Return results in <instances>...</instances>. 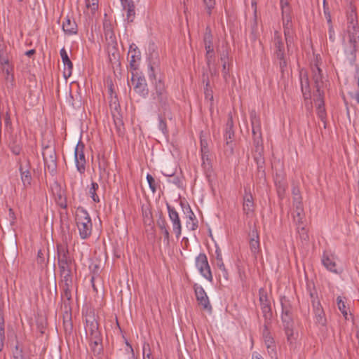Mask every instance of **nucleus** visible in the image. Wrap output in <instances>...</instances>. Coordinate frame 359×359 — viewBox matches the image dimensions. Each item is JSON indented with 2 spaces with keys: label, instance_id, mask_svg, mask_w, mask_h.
I'll use <instances>...</instances> for the list:
<instances>
[{
  "label": "nucleus",
  "instance_id": "nucleus-41",
  "mask_svg": "<svg viewBox=\"0 0 359 359\" xmlns=\"http://www.w3.org/2000/svg\"><path fill=\"white\" fill-rule=\"evenodd\" d=\"M301 88L302 90H310L308 76L302 73H301Z\"/></svg>",
  "mask_w": 359,
  "mask_h": 359
},
{
  "label": "nucleus",
  "instance_id": "nucleus-54",
  "mask_svg": "<svg viewBox=\"0 0 359 359\" xmlns=\"http://www.w3.org/2000/svg\"><path fill=\"white\" fill-rule=\"evenodd\" d=\"M5 79L8 83H10L11 86H13V85H14L13 74H11V75H6Z\"/></svg>",
  "mask_w": 359,
  "mask_h": 359
},
{
  "label": "nucleus",
  "instance_id": "nucleus-64",
  "mask_svg": "<svg viewBox=\"0 0 359 359\" xmlns=\"http://www.w3.org/2000/svg\"><path fill=\"white\" fill-rule=\"evenodd\" d=\"M143 359H153L151 355L149 353L147 355L144 353Z\"/></svg>",
  "mask_w": 359,
  "mask_h": 359
},
{
  "label": "nucleus",
  "instance_id": "nucleus-56",
  "mask_svg": "<svg viewBox=\"0 0 359 359\" xmlns=\"http://www.w3.org/2000/svg\"><path fill=\"white\" fill-rule=\"evenodd\" d=\"M292 194L294 195V198H298V200H301V196L299 195V191L298 189L294 188L292 190Z\"/></svg>",
  "mask_w": 359,
  "mask_h": 359
},
{
  "label": "nucleus",
  "instance_id": "nucleus-40",
  "mask_svg": "<svg viewBox=\"0 0 359 359\" xmlns=\"http://www.w3.org/2000/svg\"><path fill=\"white\" fill-rule=\"evenodd\" d=\"M305 101L306 107L309 109L312 107L311 96L310 90H302Z\"/></svg>",
  "mask_w": 359,
  "mask_h": 359
},
{
  "label": "nucleus",
  "instance_id": "nucleus-23",
  "mask_svg": "<svg viewBox=\"0 0 359 359\" xmlns=\"http://www.w3.org/2000/svg\"><path fill=\"white\" fill-rule=\"evenodd\" d=\"M60 55L64 65V76L66 78L69 77L72 73L73 64L70 60L67 52L65 48L60 49Z\"/></svg>",
  "mask_w": 359,
  "mask_h": 359
},
{
  "label": "nucleus",
  "instance_id": "nucleus-16",
  "mask_svg": "<svg viewBox=\"0 0 359 359\" xmlns=\"http://www.w3.org/2000/svg\"><path fill=\"white\" fill-rule=\"evenodd\" d=\"M132 81L134 85L135 91L143 97H146L148 95L149 90L147 88V84L144 77L141 76H132Z\"/></svg>",
  "mask_w": 359,
  "mask_h": 359
},
{
  "label": "nucleus",
  "instance_id": "nucleus-32",
  "mask_svg": "<svg viewBox=\"0 0 359 359\" xmlns=\"http://www.w3.org/2000/svg\"><path fill=\"white\" fill-rule=\"evenodd\" d=\"M250 119L252 127V133L253 134L259 133H260V121L259 117L257 116V114L255 111L250 112Z\"/></svg>",
  "mask_w": 359,
  "mask_h": 359
},
{
  "label": "nucleus",
  "instance_id": "nucleus-50",
  "mask_svg": "<svg viewBox=\"0 0 359 359\" xmlns=\"http://www.w3.org/2000/svg\"><path fill=\"white\" fill-rule=\"evenodd\" d=\"M328 32H329L330 40L331 41L334 42L335 40V33H334V28L332 25H330V26L329 27Z\"/></svg>",
  "mask_w": 359,
  "mask_h": 359
},
{
  "label": "nucleus",
  "instance_id": "nucleus-34",
  "mask_svg": "<svg viewBox=\"0 0 359 359\" xmlns=\"http://www.w3.org/2000/svg\"><path fill=\"white\" fill-rule=\"evenodd\" d=\"M315 322L320 325H325L326 323V318L323 310H318L314 312Z\"/></svg>",
  "mask_w": 359,
  "mask_h": 359
},
{
  "label": "nucleus",
  "instance_id": "nucleus-52",
  "mask_svg": "<svg viewBox=\"0 0 359 359\" xmlns=\"http://www.w3.org/2000/svg\"><path fill=\"white\" fill-rule=\"evenodd\" d=\"M349 95L356 104H359V92H351L349 93Z\"/></svg>",
  "mask_w": 359,
  "mask_h": 359
},
{
  "label": "nucleus",
  "instance_id": "nucleus-1",
  "mask_svg": "<svg viewBox=\"0 0 359 359\" xmlns=\"http://www.w3.org/2000/svg\"><path fill=\"white\" fill-rule=\"evenodd\" d=\"M340 42L346 60L353 64L359 47V25L353 10L347 15V26L340 34Z\"/></svg>",
  "mask_w": 359,
  "mask_h": 359
},
{
  "label": "nucleus",
  "instance_id": "nucleus-26",
  "mask_svg": "<svg viewBox=\"0 0 359 359\" xmlns=\"http://www.w3.org/2000/svg\"><path fill=\"white\" fill-rule=\"evenodd\" d=\"M20 178L23 184L24 189H27L32 184V177L30 171L29 170L27 165L20 166Z\"/></svg>",
  "mask_w": 359,
  "mask_h": 359
},
{
  "label": "nucleus",
  "instance_id": "nucleus-49",
  "mask_svg": "<svg viewBox=\"0 0 359 359\" xmlns=\"http://www.w3.org/2000/svg\"><path fill=\"white\" fill-rule=\"evenodd\" d=\"M2 71L6 75H11L13 74V67L12 65H4V67H2Z\"/></svg>",
  "mask_w": 359,
  "mask_h": 359
},
{
  "label": "nucleus",
  "instance_id": "nucleus-58",
  "mask_svg": "<svg viewBox=\"0 0 359 359\" xmlns=\"http://www.w3.org/2000/svg\"><path fill=\"white\" fill-rule=\"evenodd\" d=\"M324 13L327 18V22L330 23V25H332V20H331V16H330V13L328 11L327 12L325 10Z\"/></svg>",
  "mask_w": 359,
  "mask_h": 359
},
{
  "label": "nucleus",
  "instance_id": "nucleus-2",
  "mask_svg": "<svg viewBox=\"0 0 359 359\" xmlns=\"http://www.w3.org/2000/svg\"><path fill=\"white\" fill-rule=\"evenodd\" d=\"M85 332L90 341V346L95 353H99L102 349V334L99 330L98 323L94 315H88L86 319Z\"/></svg>",
  "mask_w": 359,
  "mask_h": 359
},
{
  "label": "nucleus",
  "instance_id": "nucleus-53",
  "mask_svg": "<svg viewBox=\"0 0 359 359\" xmlns=\"http://www.w3.org/2000/svg\"><path fill=\"white\" fill-rule=\"evenodd\" d=\"M201 153H208L209 152V150H208V144L203 141V140H201Z\"/></svg>",
  "mask_w": 359,
  "mask_h": 359
},
{
  "label": "nucleus",
  "instance_id": "nucleus-60",
  "mask_svg": "<svg viewBox=\"0 0 359 359\" xmlns=\"http://www.w3.org/2000/svg\"><path fill=\"white\" fill-rule=\"evenodd\" d=\"M355 79H357L358 86V88H359V65H357V67H356Z\"/></svg>",
  "mask_w": 359,
  "mask_h": 359
},
{
  "label": "nucleus",
  "instance_id": "nucleus-45",
  "mask_svg": "<svg viewBox=\"0 0 359 359\" xmlns=\"http://www.w3.org/2000/svg\"><path fill=\"white\" fill-rule=\"evenodd\" d=\"M203 1L206 6L208 14H210L212 9L215 5V0H203Z\"/></svg>",
  "mask_w": 359,
  "mask_h": 359
},
{
  "label": "nucleus",
  "instance_id": "nucleus-44",
  "mask_svg": "<svg viewBox=\"0 0 359 359\" xmlns=\"http://www.w3.org/2000/svg\"><path fill=\"white\" fill-rule=\"evenodd\" d=\"M158 128L162 131L163 134H165L168 132L166 123L163 119L161 115L158 116Z\"/></svg>",
  "mask_w": 359,
  "mask_h": 359
},
{
  "label": "nucleus",
  "instance_id": "nucleus-18",
  "mask_svg": "<svg viewBox=\"0 0 359 359\" xmlns=\"http://www.w3.org/2000/svg\"><path fill=\"white\" fill-rule=\"evenodd\" d=\"M263 338L269 355L271 358L276 357L277 353L275 341L266 327H265L263 332Z\"/></svg>",
  "mask_w": 359,
  "mask_h": 359
},
{
  "label": "nucleus",
  "instance_id": "nucleus-61",
  "mask_svg": "<svg viewBox=\"0 0 359 359\" xmlns=\"http://www.w3.org/2000/svg\"><path fill=\"white\" fill-rule=\"evenodd\" d=\"M1 65L2 67H4V65H11L7 59L1 60Z\"/></svg>",
  "mask_w": 359,
  "mask_h": 359
},
{
  "label": "nucleus",
  "instance_id": "nucleus-27",
  "mask_svg": "<svg viewBox=\"0 0 359 359\" xmlns=\"http://www.w3.org/2000/svg\"><path fill=\"white\" fill-rule=\"evenodd\" d=\"M62 29L67 35L76 34L77 33V25L74 20L67 16L62 23Z\"/></svg>",
  "mask_w": 359,
  "mask_h": 359
},
{
  "label": "nucleus",
  "instance_id": "nucleus-62",
  "mask_svg": "<svg viewBox=\"0 0 359 359\" xmlns=\"http://www.w3.org/2000/svg\"><path fill=\"white\" fill-rule=\"evenodd\" d=\"M59 198L61 201V202L60 203V205L62 208H66V202L65 201H62V195L61 194L59 195Z\"/></svg>",
  "mask_w": 359,
  "mask_h": 359
},
{
  "label": "nucleus",
  "instance_id": "nucleus-31",
  "mask_svg": "<svg viewBox=\"0 0 359 359\" xmlns=\"http://www.w3.org/2000/svg\"><path fill=\"white\" fill-rule=\"evenodd\" d=\"M126 11V20L129 22H133L135 16V5L132 0L126 1V4H121Z\"/></svg>",
  "mask_w": 359,
  "mask_h": 359
},
{
  "label": "nucleus",
  "instance_id": "nucleus-4",
  "mask_svg": "<svg viewBox=\"0 0 359 359\" xmlns=\"http://www.w3.org/2000/svg\"><path fill=\"white\" fill-rule=\"evenodd\" d=\"M153 100L156 102L159 111H163L164 115L169 112L170 98L164 83L161 80L156 81L154 90L151 94Z\"/></svg>",
  "mask_w": 359,
  "mask_h": 359
},
{
  "label": "nucleus",
  "instance_id": "nucleus-33",
  "mask_svg": "<svg viewBox=\"0 0 359 359\" xmlns=\"http://www.w3.org/2000/svg\"><path fill=\"white\" fill-rule=\"evenodd\" d=\"M99 189V185L97 182H92L90 184V186L88 189V194L90 196V198L93 199V201L95 203L100 202V198L96 194V191Z\"/></svg>",
  "mask_w": 359,
  "mask_h": 359
},
{
  "label": "nucleus",
  "instance_id": "nucleus-63",
  "mask_svg": "<svg viewBox=\"0 0 359 359\" xmlns=\"http://www.w3.org/2000/svg\"><path fill=\"white\" fill-rule=\"evenodd\" d=\"M9 216L13 220H15V213L11 208L9 209Z\"/></svg>",
  "mask_w": 359,
  "mask_h": 359
},
{
  "label": "nucleus",
  "instance_id": "nucleus-5",
  "mask_svg": "<svg viewBox=\"0 0 359 359\" xmlns=\"http://www.w3.org/2000/svg\"><path fill=\"white\" fill-rule=\"evenodd\" d=\"M62 289L67 299H70L74 288V270L75 266L59 267Z\"/></svg>",
  "mask_w": 359,
  "mask_h": 359
},
{
  "label": "nucleus",
  "instance_id": "nucleus-22",
  "mask_svg": "<svg viewBox=\"0 0 359 359\" xmlns=\"http://www.w3.org/2000/svg\"><path fill=\"white\" fill-rule=\"evenodd\" d=\"M287 302L285 297L280 299L282 306L281 318L284 325L292 324V311L290 306L287 304Z\"/></svg>",
  "mask_w": 359,
  "mask_h": 359
},
{
  "label": "nucleus",
  "instance_id": "nucleus-46",
  "mask_svg": "<svg viewBox=\"0 0 359 359\" xmlns=\"http://www.w3.org/2000/svg\"><path fill=\"white\" fill-rule=\"evenodd\" d=\"M317 114L318 117L321 119L323 122L325 123L326 118V113L325 109L324 108L317 107L316 109Z\"/></svg>",
  "mask_w": 359,
  "mask_h": 359
},
{
  "label": "nucleus",
  "instance_id": "nucleus-24",
  "mask_svg": "<svg viewBox=\"0 0 359 359\" xmlns=\"http://www.w3.org/2000/svg\"><path fill=\"white\" fill-rule=\"evenodd\" d=\"M243 210L248 217H252L254 213L255 203L253 197L250 193H245L243 197Z\"/></svg>",
  "mask_w": 359,
  "mask_h": 359
},
{
  "label": "nucleus",
  "instance_id": "nucleus-15",
  "mask_svg": "<svg viewBox=\"0 0 359 359\" xmlns=\"http://www.w3.org/2000/svg\"><path fill=\"white\" fill-rule=\"evenodd\" d=\"M322 264L327 270L336 274L342 273L343 269L338 267L336 263V258L333 255L323 254L322 257Z\"/></svg>",
  "mask_w": 359,
  "mask_h": 359
},
{
  "label": "nucleus",
  "instance_id": "nucleus-7",
  "mask_svg": "<svg viewBox=\"0 0 359 359\" xmlns=\"http://www.w3.org/2000/svg\"><path fill=\"white\" fill-rule=\"evenodd\" d=\"M42 155L45 169L48 170L51 175H54L57 169V156L55 148L50 145L43 147Z\"/></svg>",
  "mask_w": 359,
  "mask_h": 359
},
{
  "label": "nucleus",
  "instance_id": "nucleus-25",
  "mask_svg": "<svg viewBox=\"0 0 359 359\" xmlns=\"http://www.w3.org/2000/svg\"><path fill=\"white\" fill-rule=\"evenodd\" d=\"M204 43L206 51L207 63L208 65H210L215 55L214 47L212 43V35L210 33H205L204 36Z\"/></svg>",
  "mask_w": 359,
  "mask_h": 359
},
{
  "label": "nucleus",
  "instance_id": "nucleus-11",
  "mask_svg": "<svg viewBox=\"0 0 359 359\" xmlns=\"http://www.w3.org/2000/svg\"><path fill=\"white\" fill-rule=\"evenodd\" d=\"M294 211L292 213L294 222L298 229L304 230V223L305 220V214L304 211L303 204L301 200L294 198Z\"/></svg>",
  "mask_w": 359,
  "mask_h": 359
},
{
  "label": "nucleus",
  "instance_id": "nucleus-35",
  "mask_svg": "<svg viewBox=\"0 0 359 359\" xmlns=\"http://www.w3.org/2000/svg\"><path fill=\"white\" fill-rule=\"evenodd\" d=\"M158 225L164 236V241L169 242L170 233L167 228V224L164 219L158 221Z\"/></svg>",
  "mask_w": 359,
  "mask_h": 359
},
{
  "label": "nucleus",
  "instance_id": "nucleus-12",
  "mask_svg": "<svg viewBox=\"0 0 359 359\" xmlns=\"http://www.w3.org/2000/svg\"><path fill=\"white\" fill-rule=\"evenodd\" d=\"M84 144L79 142L74 150V161L76 169L80 174L86 170V158L84 154Z\"/></svg>",
  "mask_w": 359,
  "mask_h": 359
},
{
  "label": "nucleus",
  "instance_id": "nucleus-20",
  "mask_svg": "<svg viewBox=\"0 0 359 359\" xmlns=\"http://www.w3.org/2000/svg\"><path fill=\"white\" fill-rule=\"evenodd\" d=\"M128 57L130 68L132 69L136 70L138 67V63L141 59V54L137 47L135 44L130 46L128 50Z\"/></svg>",
  "mask_w": 359,
  "mask_h": 359
},
{
  "label": "nucleus",
  "instance_id": "nucleus-51",
  "mask_svg": "<svg viewBox=\"0 0 359 359\" xmlns=\"http://www.w3.org/2000/svg\"><path fill=\"white\" fill-rule=\"evenodd\" d=\"M313 311L316 312L318 310H323V307L318 300H313Z\"/></svg>",
  "mask_w": 359,
  "mask_h": 359
},
{
  "label": "nucleus",
  "instance_id": "nucleus-28",
  "mask_svg": "<svg viewBox=\"0 0 359 359\" xmlns=\"http://www.w3.org/2000/svg\"><path fill=\"white\" fill-rule=\"evenodd\" d=\"M233 121L231 118L227 121L226 128L224 134V137L225 139V143L226 146L229 147V149L231 152L233 151V147L231 145L232 139L234 136V132L233 130Z\"/></svg>",
  "mask_w": 359,
  "mask_h": 359
},
{
  "label": "nucleus",
  "instance_id": "nucleus-59",
  "mask_svg": "<svg viewBox=\"0 0 359 359\" xmlns=\"http://www.w3.org/2000/svg\"><path fill=\"white\" fill-rule=\"evenodd\" d=\"M201 158L204 163L205 161L208 159V153H205V152H204V154L201 153Z\"/></svg>",
  "mask_w": 359,
  "mask_h": 359
},
{
  "label": "nucleus",
  "instance_id": "nucleus-19",
  "mask_svg": "<svg viewBox=\"0 0 359 359\" xmlns=\"http://www.w3.org/2000/svg\"><path fill=\"white\" fill-rule=\"evenodd\" d=\"M259 302L264 316L266 318L271 316L270 302L268 299L266 291L260 288L259 290Z\"/></svg>",
  "mask_w": 359,
  "mask_h": 359
},
{
  "label": "nucleus",
  "instance_id": "nucleus-13",
  "mask_svg": "<svg viewBox=\"0 0 359 359\" xmlns=\"http://www.w3.org/2000/svg\"><path fill=\"white\" fill-rule=\"evenodd\" d=\"M194 290L196 300L199 305L205 310L211 311L212 306L204 288L201 285L196 283L194 285Z\"/></svg>",
  "mask_w": 359,
  "mask_h": 359
},
{
  "label": "nucleus",
  "instance_id": "nucleus-36",
  "mask_svg": "<svg viewBox=\"0 0 359 359\" xmlns=\"http://www.w3.org/2000/svg\"><path fill=\"white\" fill-rule=\"evenodd\" d=\"M86 7L92 13H95L98 9L99 0H85Z\"/></svg>",
  "mask_w": 359,
  "mask_h": 359
},
{
  "label": "nucleus",
  "instance_id": "nucleus-30",
  "mask_svg": "<svg viewBox=\"0 0 359 359\" xmlns=\"http://www.w3.org/2000/svg\"><path fill=\"white\" fill-rule=\"evenodd\" d=\"M215 257H216V261H217V266H218L219 270L222 272V275H223L224 278L226 280H227L228 276H229L228 271H227V270L224 266V264L223 262L221 250L219 249V248L218 246H216Z\"/></svg>",
  "mask_w": 359,
  "mask_h": 359
},
{
  "label": "nucleus",
  "instance_id": "nucleus-37",
  "mask_svg": "<svg viewBox=\"0 0 359 359\" xmlns=\"http://www.w3.org/2000/svg\"><path fill=\"white\" fill-rule=\"evenodd\" d=\"M275 183L276 185L277 192L279 197H283L287 188L285 182L283 181H278L277 180H276Z\"/></svg>",
  "mask_w": 359,
  "mask_h": 359
},
{
  "label": "nucleus",
  "instance_id": "nucleus-42",
  "mask_svg": "<svg viewBox=\"0 0 359 359\" xmlns=\"http://www.w3.org/2000/svg\"><path fill=\"white\" fill-rule=\"evenodd\" d=\"M147 181L149 184V189L152 193H155L156 191V184L154 178L150 175L147 174L146 177Z\"/></svg>",
  "mask_w": 359,
  "mask_h": 359
},
{
  "label": "nucleus",
  "instance_id": "nucleus-8",
  "mask_svg": "<svg viewBox=\"0 0 359 359\" xmlns=\"http://www.w3.org/2000/svg\"><path fill=\"white\" fill-rule=\"evenodd\" d=\"M195 264L200 274L209 282H212L213 277L205 254L200 253L196 258Z\"/></svg>",
  "mask_w": 359,
  "mask_h": 359
},
{
  "label": "nucleus",
  "instance_id": "nucleus-38",
  "mask_svg": "<svg viewBox=\"0 0 359 359\" xmlns=\"http://www.w3.org/2000/svg\"><path fill=\"white\" fill-rule=\"evenodd\" d=\"M337 303L338 306V309L341 312L343 316L346 318L348 315V309L346 306L345 302L343 300L341 297H338L337 298Z\"/></svg>",
  "mask_w": 359,
  "mask_h": 359
},
{
  "label": "nucleus",
  "instance_id": "nucleus-47",
  "mask_svg": "<svg viewBox=\"0 0 359 359\" xmlns=\"http://www.w3.org/2000/svg\"><path fill=\"white\" fill-rule=\"evenodd\" d=\"M280 6L282 10V14H286L287 13L290 12V7L286 0L280 1Z\"/></svg>",
  "mask_w": 359,
  "mask_h": 359
},
{
  "label": "nucleus",
  "instance_id": "nucleus-57",
  "mask_svg": "<svg viewBox=\"0 0 359 359\" xmlns=\"http://www.w3.org/2000/svg\"><path fill=\"white\" fill-rule=\"evenodd\" d=\"M252 359H264V358L257 352H254L252 354Z\"/></svg>",
  "mask_w": 359,
  "mask_h": 359
},
{
  "label": "nucleus",
  "instance_id": "nucleus-48",
  "mask_svg": "<svg viewBox=\"0 0 359 359\" xmlns=\"http://www.w3.org/2000/svg\"><path fill=\"white\" fill-rule=\"evenodd\" d=\"M318 93V97L315 100L316 106L317 107L324 108V101L321 96L320 92Z\"/></svg>",
  "mask_w": 359,
  "mask_h": 359
},
{
  "label": "nucleus",
  "instance_id": "nucleus-6",
  "mask_svg": "<svg viewBox=\"0 0 359 359\" xmlns=\"http://www.w3.org/2000/svg\"><path fill=\"white\" fill-rule=\"evenodd\" d=\"M273 46L274 53L277 58L280 60V67L283 71V69L287 67V60L285 57V43L280 33L278 31H276L274 33Z\"/></svg>",
  "mask_w": 359,
  "mask_h": 359
},
{
  "label": "nucleus",
  "instance_id": "nucleus-39",
  "mask_svg": "<svg viewBox=\"0 0 359 359\" xmlns=\"http://www.w3.org/2000/svg\"><path fill=\"white\" fill-rule=\"evenodd\" d=\"M221 61L222 62V73L224 77H226L229 72V63H228V54L224 53L221 56Z\"/></svg>",
  "mask_w": 359,
  "mask_h": 359
},
{
  "label": "nucleus",
  "instance_id": "nucleus-9",
  "mask_svg": "<svg viewBox=\"0 0 359 359\" xmlns=\"http://www.w3.org/2000/svg\"><path fill=\"white\" fill-rule=\"evenodd\" d=\"M57 264L59 267L75 266L74 260L71 256L67 245H57Z\"/></svg>",
  "mask_w": 359,
  "mask_h": 359
},
{
  "label": "nucleus",
  "instance_id": "nucleus-14",
  "mask_svg": "<svg viewBox=\"0 0 359 359\" xmlns=\"http://www.w3.org/2000/svg\"><path fill=\"white\" fill-rule=\"evenodd\" d=\"M167 209L169 219L172 225L173 231L175 232L176 237L178 238L182 233V224L179 214L176 210L169 204H167Z\"/></svg>",
  "mask_w": 359,
  "mask_h": 359
},
{
  "label": "nucleus",
  "instance_id": "nucleus-55",
  "mask_svg": "<svg viewBox=\"0 0 359 359\" xmlns=\"http://www.w3.org/2000/svg\"><path fill=\"white\" fill-rule=\"evenodd\" d=\"M149 77L151 80L152 79H156V76L154 75V68L152 66H149Z\"/></svg>",
  "mask_w": 359,
  "mask_h": 359
},
{
  "label": "nucleus",
  "instance_id": "nucleus-10",
  "mask_svg": "<svg viewBox=\"0 0 359 359\" xmlns=\"http://www.w3.org/2000/svg\"><path fill=\"white\" fill-rule=\"evenodd\" d=\"M282 17L284 27L285 41L287 45V52L290 53L291 51L292 43L293 41V32L291 28L292 18L290 15V12L287 13L286 14H282Z\"/></svg>",
  "mask_w": 359,
  "mask_h": 359
},
{
  "label": "nucleus",
  "instance_id": "nucleus-29",
  "mask_svg": "<svg viewBox=\"0 0 359 359\" xmlns=\"http://www.w3.org/2000/svg\"><path fill=\"white\" fill-rule=\"evenodd\" d=\"M313 79L316 85L317 92L320 91V88L323 86V77L322 75V71L318 65L312 67Z\"/></svg>",
  "mask_w": 359,
  "mask_h": 359
},
{
  "label": "nucleus",
  "instance_id": "nucleus-3",
  "mask_svg": "<svg viewBox=\"0 0 359 359\" xmlns=\"http://www.w3.org/2000/svg\"><path fill=\"white\" fill-rule=\"evenodd\" d=\"M75 219L80 238L83 240L89 238L92 233L93 224L87 210L83 208H78L76 210Z\"/></svg>",
  "mask_w": 359,
  "mask_h": 359
},
{
  "label": "nucleus",
  "instance_id": "nucleus-17",
  "mask_svg": "<svg viewBox=\"0 0 359 359\" xmlns=\"http://www.w3.org/2000/svg\"><path fill=\"white\" fill-rule=\"evenodd\" d=\"M181 205L182 207L184 213L187 217V220L186 222L187 228L191 231L196 229L198 227V222L196 221L195 215L191 209L190 206L188 204L184 205L182 203H181Z\"/></svg>",
  "mask_w": 359,
  "mask_h": 359
},
{
  "label": "nucleus",
  "instance_id": "nucleus-43",
  "mask_svg": "<svg viewBox=\"0 0 359 359\" xmlns=\"http://www.w3.org/2000/svg\"><path fill=\"white\" fill-rule=\"evenodd\" d=\"M285 327V334L287 335V340L292 343V336H293V329H292V324H290V325H284Z\"/></svg>",
  "mask_w": 359,
  "mask_h": 359
},
{
  "label": "nucleus",
  "instance_id": "nucleus-21",
  "mask_svg": "<svg viewBox=\"0 0 359 359\" xmlns=\"http://www.w3.org/2000/svg\"><path fill=\"white\" fill-rule=\"evenodd\" d=\"M250 251L256 257L260 251L259 237L257 230L255 228L251 229L249 241Z\"/></svg>",
  "mask_w": 359,
  "mask_h": 359
}]
</instances>
